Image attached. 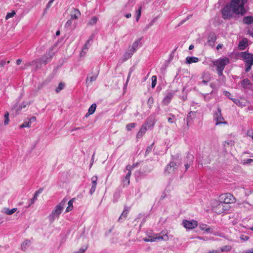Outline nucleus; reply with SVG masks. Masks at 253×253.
<instances>
[{"instance_id":"obj_1","label":"nucleus","mask_w":253,"mask_h":253,"mask_svg":"<svg viewBox=\"0 0 253 253\" xmlns=\"http://www.w3.org/2000/svg\"><path fill=\"white\" fill-rule=\"evenodd\" d=\"M248 0H231L230 4L235 14L244 15L246 12L245 4Z\"/></svg>"},{"instance_id":"obj_2","label":"nucleus","mask_w":253,"mask_h":253,"mask_svg":"<svg viewBox=\"0 0 253 253\" xmlns=\"http://www.w3.org/2000/svg\"><path fill=\"white\" fill-rule=\"evenodd\" d=\"M67 200L64 199L58 205H57L52 210L51 213L48 216L49 221L52 223L55 219H58L59 215L61 213L66 205Z\"/></svg>"},{"instance_id":"obj_3","label":"nucleus","mask_w":253,"mask_h":253,"mask_svg":"<svg viewBox=\"0 0 253 253\" xmlns=\"http://www.w3.org/2000/svg\"><path fill=\"white\" fill-rule=\"evenodd\" d=\"M239 56L245 62V72H249L251 69L252 66L253 65V54L245 51L240 52Z\"/></svg>"},{"instance_id":"obj_4","label":"nucleus","mask_w":253,"mask_h":253,"mask_svg":"<svg viewBox=\"0 0 253 253\" xmlns=\"http://www.w3.org/2000/svg\"><path fill=\"white\" fill-rule=\"evenodd\" d=\"M229 63L230 60L227 57L219 58L212 62L213 65L216 66L217 68V71L219 76H221L222 75V72L225 66L229 64Z\"/></svg>"},{"instance_id":"obj_5","label":"nucleus","mask_w":253,"mask_h":253,"mask_svg":"<svg viewBox=\"0 0 253 253\" xmlns=\"http://www.w3.org/2000/svg\"><path fill=\"white\" fill-rule=\"evenodd\" d=\"M211 207L214 212L217 214H221L228 209V206L225 205L219 200H213L211 203Z\"/></svg>"},{"instance_id":"obj_6","label":"nucleus","mask_w":253,"mask_h":253,"mask_svg":"<svg viewBox=\"0 0 253 253\" xmlns=\"http://www.w3.org/2000/svg\"><path fill=\"white\" fill-rule=\"evenodd\" d=\"M50 58L47 56L42 57V58L33 60L31 62H28L26 64V66H36V69L42 67V65H45Z\"/></svg>"},{"instance_id":"obj_7","label":"nucleus","mask_w":253,"mask_h":253,"mask_svg":"<svg viewBox=\"0 0 253 253\" xmlns=\"http://www.w3.org/2000/svg\"><path fill=\"white\" fill-rule=\"evenodd\" d=\"M140 42V40H136L132 44L131 46L129 47L128 50L125 54V58L128 59L130 58L133 53L136 51L137 47Z\"/></svg>"},{"instance_id":"obj_8","label":"nucleus","mask_w":253,"mask_h":253,"mask_svg":"<svg viewBox=\"0 0 253 253\" xmlns=\"http://www.w3.org/2000/svg\"><path fill=\"white\" fill-rule=\"evenodd\" d=\"M219 200L224 205L226 204L234 203L236 201L235 198L230 193L221 194L219 197Z\"/></svg>"},{"instance_id":"obj_9","label":"nucleus","mask_w":253,"mask_h":253,"mask_svg":"<svg viewBox=\"0 0 253 253\" xmlns=\"http://www.w3.org/2000/svg\"><path fill=\"white\" fill-rule=\"evenodd\" d=\"M169 240V237L167 235L165 234L164 236H160L159 235H155L154 236H149L148 238H145L143 239V240L145 242H156L160 240H164V241H167Z\"/></svg>"},{"instance_id":"obj_10","label":"nucleus","mask_w":253,"mask_h":253,"mask_svg":"<svg viewBox=\"0 0 253 253\" xmlns=\"http://www.w3.org/2000/svg\"><path fill=\"white\" fill-rule=\"evenodd\" d=\"M223 18L229 19L232 17L235 13L234 9L232 8L231 4L227 5L222 10Z\"/></svg>"},{"instance_id":"obj_11","label":"nucleus","mask_w":253,"mask_h":253,"mask_svg":"<svg viewBox=\"0 0 253 253\" xmlns=\"http://www.w3.org/2000/svg\"><path fill=\"white\" fill-rule=\"evenodd\" d=\"M214 119L216 121V125L226 124V122L223 121L224 119L222 116L221 110L220 108H218L217 111L214 114Z\"/></svg>"},{"instance_id":"obj_12","label":"nucleus","mask_w":253,"mask_h":253,"mask_svg":"<svg viewBox=\"0 0 253 253\" xmlns=\"http://www.w3.org/2000/svg\"><path fill=\"white\" fill-rule=\"evenodd\" d=\"M178 165L173 161L170 162L167 166L165 169V173H171L177 169Z\"/></svg>"},{"instance_id":"obj_13","label":"nucleus","mask_w":253,"mask_h":253,"mask_svg":"<svg viewBox=\"0 0 253 253\" xmlns=\"http://www.w3.org/2000/svg\"><path fill=\"white\" fill-rule=\"evenodd\" d=\"M183 225L184 227L188 229H192L197 226V222L195 220H187L183 221Z\"/></svg>"},{"instance_id":"obj_14","label":"nucleus","mask_w":253,"mask_h":253,"mask_svg":"<svg viewBox=\"0 0 253 253\" xmlns=\"http://www.w3.org/2000/svg\"><path fill=\"white\" fill-rule=\"evenodd\" d=\"M147 130V124L143 125L140 128L139 131L137 134L136 137L137 138H140L145 133Z\"/></svg>"},{"instance_id":"obj_15","label":"nucleus","mask_w":253,"mask_h":253,"mask_svg":"<svg viewBox=\"0 0 253 253\" xmlns=\"http://www.w3.org/2000/svg\"><path fill=\"white\" fill-rule=\"evenodd\" d=\"M91 41V39H89L85 43L84 46L83 47L82 52L81 53V56H84V54L86 53L87 50L90 47V42Z\"/></svg>"},{"instance_id":"obj_16","label":"nucleus","mask_w":253,"mask_h":253,"mask_svg":"<svg viewBox=\"0 0 253 253\" xmlns=\"http://www.w3.org/2000/svg\"><path fill=\"white\" fill-rule=\"evenodd\" d=\"M239 205L241 208H244L247 210H252L253 209V205L246 201H244L240 203Z\"/></svg>"},{"instance_id":"obj_17","label":"nucleus","mask_w":253,"mask_h":253,"mask_svg":"<svg viewBox=\"0 0 253 253\" xmlns=\"http://www.w3.org/2000/svg\"><path fill=\"white\" fill-rule=\"evenodd\" d=\"M248 46V40L244 38L242 41H240L238 44V47L240 50H244Z\"/></svg>"},{"instance_id":"obj_18","label":"nucleus","mask_w":253,"mask_h":253,"mask_svg":"<svg viewBox=\"0 0 253 253\" xmlns=\"http://www.w3.org/2000/svg\"><path fill=\"white\" fill-rule=\"evenodd\" d=\"M202 78L203 80L201 83H199V84L201 83L207 84L211 80L210 75L208 73H204L203 75Z\"/></svg>"},{"instance_id":"obj_19","label":"nucleus","mask_w":253,"mask_h":253,"mask_svg":"<svg viewBox=\"0 0 253 253\" xmlns=\"http://www.w3.org/2000/svg\"><path fill=\"white\" fill-rule=\"evenodd\" d=\"M81 15L80 11L77 9H74L71 15V19H77Z\"/></svg>"},{"instance_id":"obj_20","label":"nucleus","mask_w":253,"mask_h":253,"mask_svg":"<svg viewBox=\"0 0 253 253\" xmlns=\"http://www.w3.org/2000/svg\"><path fill=\"white\" fill-rule=\"evenodd\" d=\"M173 97V94L171 93H168L164 98L163 103L165 105H168L171 101Z\"/></svg>"},{"instance_id":"obj_21","label":"nucleus","mask_w":253,"mask_h":253,"mask_svg":"<svg viewBox=\"0 0 253 253\" xmlns=\"http://www.w3.org/2000/svg\"><path fill=\"white\" fill-rule=\"evenodd\" d=\"M199 228L202 230H205L207 233H212L213 232V230L207 224H200Z\"/></svg>"},{"instance_id":"obj_22","label":"nucleus","mask_w":253,"mask_h":253,"mask_svg":"<svg viewBox=\"0 0 253 253\" xmlns=\"http://www.w3.org/2000/svg\"><path fill=\"white\" fill-rule=\"evenodd\" d=\"M215 40H216L215 36L214 34L211 35L209 37L208 43L210 45L213 46L214 45V42H215Z\"/></svg>"},{"instance_id":"obj_23","label":"nucleus","mask_w":253,"mask_h":253,"mask_svg":"<svg viewBox=\"0 0 253 253\" xmlns=\"http://www.w3.org/2000/svg\"><path fill=\"white\" fill-rule=\"evenodd\" d=\"M241 85L244 88H249L251 85V83L249 79H245L241 82Z\"/></svg>"},{"instance_id":"obj_24","label":"nucleus","mask_w":253,"mask_h":253,"mask_svg":"<svg viewBox=\"0 0 253 253\" xmlns=\"http://www.w3.org/2000/svg\"><path fill=\"white\" fill-rule=\"evenodd\" d=\"M199 59L196 57H187L186 58V63L190 64L192 63H196L198 62Z\"/></svg>"},{"instance_id":"obj_25","label":"nucleus","mask_w":253,"mask_h":253,"mask_svg":"<svg viewBox=\"0 0 253 253\" xmlns=\"http://www.w3.org/2000/svg\"><path fill=\"white\" fill-rule=\"evenodd\" d=\"M96 108V105L95 104H92L91 106L89 107L88 113L86 114L85 117H87L89 115L92 114L95 112Z\"/></svg>"},{"instance_id":"obj_26","label":"nucleus","mask_w":253,"mask_h":253,"mask_svg":"<svg viewBox=\"0 0 253 253\" xmlns=\"http://www.w3.org/2000/svg\"><path fill=\"white\" fill-rule=\"evenodd\" d=\"M243 22L246 24H251L253 23V16H248L244 17Z\"/></svg>"},{"instance_id":"obj_27","label":"nucleus","mask_w":253,"mask_h":253,"mask_svg":"<svg viewBox=\"0 0 253 253\" xmlns=\"http://www.w3.org/2000/svg\"><path fill=\"white\" fill-rule=\"evenodd\" d=\"M97 76L94 75L90 77H88L86 80V84L87 86L92 84V83L96 80Z\"/></svg>"},{"instance_id":"obj_28","label":"nucleus","mask_w":253,"mask_h":253,"mask_svg":"<svg viewBox=\"0 0 253 253\" xmlns=\"http://www.w3.org/2000/svg\"><path fill=\"white\" fill-rule=\"evenodd\" d=\"M196 112H194V111H190L188 113V114L187 115V125L188 124V123L190 122V121L191 120H192V119H193L194 118H195L196 117Z\"/></svg>"},{"instance_id":"obj_29","label":"nucleus","mask_w":253,"mask_h":253,"mask_svg":"<svg viewBox=\"0 0 253 253\" xmlns=\"http://www.w3.org/2000/svg\"><path fill=\"white\" fill-rule=\"evenodd\" d=\"M129 209L128 208H125L124 211H123V213H122L121 215L120 216L119 218V221H120L121 219H125L128 213Z\"/></svg>"},{"instance_id":"obj_30","label":"nucleus","mask_w":253,"mask_h":253,"mask_svg":"<svg viewBox=\"0 0 253 253\" xmlns=\"http://www.w3.org/2000/svg\"><path fill=\"white\" fill-rule=\"evenodd\" d=\"M30 245V241L28 240H25L21 245L22 249L25 250Z\"/></svg>"},{"instance_id":"obj_31","label":"nucleus","mask_w":253,"mask_h":253,"mask_svg":"<svg viewBox=\"0 0 253 253\" xmlns=\"http://www.w3.org/2000/svg\"><path fill=\"white\" fill-rule=\"evenodd\" d=\"M73 199H71V200H70L68 202V206L67 207V208L66 209V212H69L72 210V209L73 208Z\"/></svg>"},{"instance_id":"obj_32","label":"nucleus","mask_w":253,"mask_h":253,"mask_svg":"<svg viewBox=\"0 0 253 253\" xmlns=\"http://www.w3.org/2000/svg\"><path fill=\"white\" fill-rule=\"evenodd\" d=\"M4 124L5 126H7L8 125L9 122V113L8 112H6L4 115Z\"/></svg>"},{"instance_id":"obj_33","label":"nucleus","mask_w":253,"mask_h":253,"mask_svg":"<svg viewBox=\"0 0 253 253\" xmlns=\"http://www.w3.org/2000/svg\"><path fill=\"white\" fill-rule=\"evenodd\" d=\"M232 249V247L231 246L227 245L221 248L220 251L222 252H229Z\"/></svg>"},{"instance_id":"obj_34","label":"nucleus","mask_w":253,"mask_h":253,"mask_svg":"<svg viewBox=\"0 0 253 253\" xmlns=\"http://www.w3.org/2000/svg\"><path fill=\"white\" fill-rule=\"evenodd\" d=\"M65 86V84L63 83H60L58 84V87L56 88L55 91L56 92H60L61 90H62Z\"/></svg>"},{"instance_id":"obj_35","label":"nucleus","mask_w":253,"mask_h":253,"mask_svg":"<svg viewBox=\"0 0 253 253\" xmlns=\"http://www.w3.org/2000/svg\"><path fill=\"white\" fill-rule=\"evenodd\" d=\"M17 210V209L13 208L12 209L9 210L8 209H5L4 212L8 215H11L15 212Z\"/></svg>"},{"instance_id":"obj_36","label":"nucleus","mask_w":253,"mask_h":253,"mask_svg":"<svg viewBox=\"0 0 253 253\" xmlns=\"http://www.w3.org/2000/svg\"><path fill=\"white\" fill-rule=\"evenodd\" d=\"M129 177H128V176H125L123 180V184H124V185L125 186V185H128L129 184V182H130V180H129Z\"/></svg>"},{"instance_id":"obj_37","label":"nucleus","mask_w":253,"mask_h":253,"mask_svg":"<svg viewBox=\"0 0 253 253\" xmlns=\"http://www.w3.org/2000/svg\"><path fill=\"white\" fill-rule=\"evenodd\" d=\"M31 125L29 121L28 122H25L23 123L22 125L20 126V128H24V127H31Z\"/></svg>"},{"instance_id":"obj_38","label":"nucleus","mask_w":253,"mask_h":253,"mask_svg":"<svg viewBox=\"0 0 253 253\" xmlns=\"http://www.w3.org/2000/svg\"><path fill=\"white\" fill-rule=\"evenodd\" d=\"M152 80V87L154 88L155 87L157 83V77L156 76H153L151 78Z\"/></svg>"},{"instance_id":"obj_39","label":"nucleus","mask_w":253,"mask_h":253,"mask_svg":"<svg viewBox=\"0 0 253 253\" xmlns=\"http://www.w3.org/2000/svg\"><path fill=\"white\" fill-rule=\"evenodd\" d=\"M141 10H142V7L140 6L138 10L136 11V21H138L139 19V18L141 16Z\"/></svg>"},{"instance_id":"obj_40","label":"nucleus","mask_w":253,"mask_h":253,"mask_svg":"<svg viewBox=\"0 0 253 253\" xmlns=\"http://www.w3.org/2000/svg\"><path fill=\"white\" fill-rule=\"evenodd\" d=\"M148 105L149 108H151L152 107V105L154 103V99L152 97H150L148 100Z\"/></svg>"},{"instance_id":"obj_41","label":"nucleus","mask_w":253,"mask_h":253,"mask_svg":"<svg viewBox=\"0 0 253 253\" xmlns=\"http://www.w3.org/2000/svg\"><path fill=\"white\" fill-rule=\"evenodd\" d=\"M136 124L135 123H131L129 124H128L126 127L128 131H130L132 128H133L135 126Z\"/></svg>"},{"instance_id":"obj_42","label":"nucleus","mask_w":253,"mask_h":253,"mask_svg":"<svg viewBox=\"0 0 253 253\" xmlns=\"http://www.w3.org/2000/svg\"><path fill=\"white\" fill-rule=\"evenodd\" d=\"M15 14V12L14 11H12L11 12H10V13H8L6 14V15L5 19L6 20H7L9 18L13 17Z\"/></svg>"},{"instance_id":"obj_43","label":"nucleus","mask_w":253,"mask_h":253,"mask_svg":"<svg viewBox=\"0 0 253 253\" xmlns=\"http://www.w3.org/2000/svg\"><path fill=\"white\" fill-rule=\"evenodd\" d=\"M97 20V18L95 17H94L89 20L88 24L91 25H94L96 23Z\"/></svg>"},{"instance_id":"obj_44","label":"nucleus","mask_w":253,"mask_h":253,"mask_svg":"<svg viewBox=\"0 0 253 253\" xmlns=\"http://www.w3.org/2000/svg\"><path fill=\"white\" fill-rule=\"evenodd\" d=\"M247 136L249 137L251 140L253 141V131L252 130H249L247 131Z\"/></svg>"},{"instance_id":"obj_45","label":"nucleus","mask_w":253,"mask_h":253,"mask_svg":"<svg viewBox=\"0 0 253 253\" xmlns=\"http://www.w3.org/2000/svg\"><path fill=\"white\" fill-rule=\"evenodd\" d=\"M153 145H154V143H153L151 145H150V146L147 147V148L146 150V151H145L146 155L148 154L152 150Z\"/></svg>"},{"instance_id":"obj_46","label":"nucleus","mask_w":253,"mask_h":253,"mask_svg":"<svg viewBox=\"0 0 253 253\" xmlns=\"http://www.w3.org/2000/svg\"><path fill=\"white\" fill-rule=\"evenodd\" d=\"M97 181V177L96 176H94L91 178V181L92 183V185H96Z\"/></svg>"},{"instance_id":"obj_47","label":"nucleus","mask_w":253,"mask_h":253,"mask_svg":"<svg viewBox=\"0 0 253 253\" xmlns=\"http://www.w3.org/2000/svg\"><path fill=\"white\" fill-rule=\"evenodd\" d=\"M240 239L244 241H247L249 240V237L247 236H245V235H241L240 236Z\"/></svg>"},{"instance_id":"obj_48","label":"nucleus","mask_w":253,"mask_h":253,"mask_svg":"<svg viewBox=\"0 0 253 253\" xmlns=\"http://www.w3.org/2000/svg\"><path fill=\"white\" fill-rule=\"evenodd\" d=\"M96 186L92 185L91 189L90 190V193L92 195L95 191Z\"/></svg>"},{"instance_id":"obj_49","label":"nucleus","mask_w":253,"mask_h":253,"mask_svg":"<svg viewBox=\"0 0 253 253\" xmlns=\"http://www.w3.org/2000/svg\"><path fill=\"white\" fill-rule=\"evenodd\" d=\"M72 20H73L72 19H70V20L67 21V22L66 23V26L70 27L71 25V24H72Z\"/></svg>"},{"instance_id":"obj_50","label":"nucleus","mask_w":253,"mask_h":253,"mask_svg":"<svg viewBox=\"0 0 253 253\" xmlns=\"http://www.w3.org/2000/svg\"><path fill=\"white\" fill-rule=\"evenodd\" d=\"M86 250V248H82L79 251L75 252L74 253H84L85 251Z\"/></svg>"},{"instance_id":"obj_51","label":"nucleus","mask_w":253,"mask_h":253,"mask_svg":"<svg viewBox=\"0 0 253 253\" xmlns=\"http://www.w3.org/2000/svg\"><path fill=\"white\" fill-rule=\"evenodd\" d=\"M6 62V61L4 60L0 61V67H3L5 64Z\"/></svg>"},{"instance_id":"obj_52","label":"nucleus","mask_w":253,"mask_h":253,"mask_svg":"<svg viewBox=\"0 0 253 253\" xmlns=\"http://www.w3.org/2000/svg\"><path fill=\"white\" fill-rule=\"evenodd\" d=\"M36 120V118L35 117H32L30 119H29V122L31 124V123L32 122H35Z\"/></svg>"},{"instance_id":"obj_53","label":"nucleus","mask_w":253,"mask_h":253,"mask_svg":"<svg viewBox=\"0 0 253 253\" xmlns=\"http://www.w3.org/2000/svg\"><path fill=\"white\" fill-rule=\"evenodd\" d=\"M132 169V167L130 166V165H127L126 167V169L127 170H128V171H130L131 172Z\"/></svg>"},{"instance_id":"obj_54","label":"nucleus","mask_w":253,"mask_h":253,"mask_svg":"<svg viewBox=\"0 0 253 253\" xmlns=\"http://www.w3.org/2000/svg\"><path fill=\"white\" fill-rule=\"evenodd\" d=\"M35 201V200H34L33 199H31L30 200V204H29V205L28 206V207H30L32 204H33L34 203V201Z\"/></svg>"},{"instance_id":"obj_55","label":"nucleus","mask_w":253,"mask_h":253,"mask_svg":"<svg viewBox=\"0 0 253 253\" xmlns=\"http://www.w3.org/2000/svg\"><path fill=\"white\" fill-rule=\"evenodd\" d=\"M242 253H253V248Z\"/></svg>"},{"instance_id":"obj_56","label":"nucleus","mask_w":253,"mask_h":253,"mask_svg":"<svg viewBox=\"0 0 253 253\" xmlns=\"http://www.w3.org/2000/svg\"><path fill=\"white\" fill-rule=\"evenodd\" d=\"M130 75H131V73H129L128 74V75L127 79L126 82V83L125 86H126L127 84V83H128V81H129V78H130Z\"/></svg>"},{"instance_id":"obj_57","label":"nucleus","mask_w":253,"mask_h":253,"mask_svg":"<svg viewBox=\"0 0 253 253\" xmlns=\"http://www.w3.org/2000/svg\"><path fill=\"white\" fill-rule=\"evenodd\" d=\"M223 45L222 44H219L216 46V49L217 50H219V49L221 48L222 47Z\"/></svg>"},{"instance_id":"obj_58","label":"nucleus","mask_w":253,"mask_h":253,"mask_svg":"<svg viewBox=\"0 0 253 253\" xmlns=\"http://www.w3.org/2000/svg\"><path fill=\"white\" fill-rule=\"evenodd\" d=\"M253 162V159H249L247 160L246 163H250Z\"/></svg>"},{"instance_id":"obj_59","label":"nucleus","mask_w":253,"mask_h":253,"mask_svg":"<svg viewBox=\"0 0 253 253\" xmlns=\"http://www.w3.org/2000/svg\"><path fill=\"white\" fill-rule=\"evenodd\" d=\"M21 62H22L21 59H18L16 60V64L19 65L21 64Z\"/></svg>"},{"instance_id":"obj_60","label":"nucleus","mask_w":253,"mask_h":253,"mask_svg":"<svg viewBox=\"0 0 253 253\" xmlns=\"http://www.w3.org/2000/svg\"><path fill=\"white\" fill-rule=\"evenodd\" d=\"M42 189L41 188V189H39L38 191H37L35 193L36 194H37L38 195H39V194L42 193Z\"/></svg>"},{"instance_id":"obj_61","label":"nucleus","mask_w":253,"mask_h":253,"mask_svg":"<svg viewBox=\"0 0 253 253\" xmlns=\"http://www.w3.org/2000/svg\"><path fill=\"white\" fill-rule=\"evenodd\" d=\"M190 164H186L185 165V169L186 170H187L190 167Z\"/></svg>"},{"instance_id":"obj_62","label":"nucleus","mask_w":253,"mask_h":253,"mask_svg":"<svg viewBox=\"0 0 253 253\" xmlns=\"http://www.w3.org/2000/svg\"><path fill=\"white\" fill-rule=\"evenodd\" d=\"M131 16V14L130 13H128L125 15V17L127 18H129Z\"/></svg>"},{"instance_id":"obj_63","label":"nucleus","mask_w":253,"mask_h":253,"mask_svg":"<svg viewBox=\"0 0 253 253\" xmlns=\"http://www.w3.org/2000/svg\"><path fill=\"white\" fill-rule=\"evenodd\" d=\"M39 195H38L37 194H36V193H35V195H34V196L33 197V199L35 200H36L37 199V197Z\"/></svg>"},{"instance_id":"obj_64","label":"nucleus","mask_w":253,"mask_h":253,"mask_svg":"<svg viewBox=\"0 0 253 253\" xmlns=\"http://www.w3.org/2000/svg\"><path fill=\"white\" fill-rule=\"evenodd\" d=\"M208 253H218V252L216 251L212 250L211 251H210Z\"/></svg>"}]
</instances>
